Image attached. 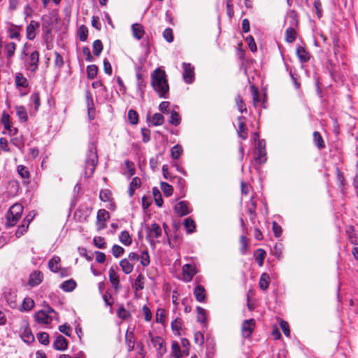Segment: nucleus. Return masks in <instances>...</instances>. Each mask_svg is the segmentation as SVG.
<instances>
[{"mask_svg": "<svg viewBox=\"0 0 358 358\" xmlns=\"http://www.w3.org/2000/svg\"><path fill=\"white\" fill-rule=\"evenodd\" d=\"M151 85L160 98H168L169 86L166 72L164 70L158 68L152 72Z\"/></svg>", "mask_w": 358, "mask_h": 358, "instance_id": "1", "label": "nucleus"}, {"mask_svg": "<svg viewBox=\"0 0 358 358\" xmlns=\"http://www.w3.org/2000/svg\"><path fill=\"white\" fill-rule=\"evenodd\" d=\"M98 162V155L96 148L94 143L89 145L87 156L85 159V171L88 176H91Z\"/></svg>", "mask_w": 358, "mask_h": 358, "instance_id": "2", "label": "nucleus"}, {"mask_svg": "<svg viewBox=\"0 0 358 358\" xmlns=\"http://www.w3.org/2000/svg\"><path fill=\"white\" fill-rule=\"evenodd\" d=\"M39 63V52L37 50L32 52L25 61L26 66L31 72H36Z\"/></svg>", "mask_w": 358, "mask_h": 358, "instance_id": "3", "label": "nucleus"}, {"mask_svg": "<svg viewBox=\"0 0 358 358\" xmlns=\"http://www.w3.org/2000/svg\"><path fill=\"white\" fill-rule=\"evenodd\" d=\"M152 343L156 348L157 355L162 357L166 352L162 338L160 336L152 337Z\"/></svg>", "mask_w": 358, "mask_h": 358, "instance_id": "4", "label": "nucleus"}, {"mask_svg": "<svg viewBox=\"0 0 358 358\" xmlns=\"http://www.w3.org/2000/svg\"><path fill=\"white\" fill-rule=\"evenodd\" d=\"M182 278L186 282H189L196 274V270L194 266L187 264L182 266Z\"/></svg>", "mask_w": 358, "mask_h": 358, "instance_id": "5", "label": "nucleus"}, {"mask_svg": "<svg viewBox=\"0 0 358 358\" xmlns=\"http://www.w3.org/2000/svg\"><path fill=\"white\" fill-rule=\"evenodd\" d=\"M255 327V320L253 319L245 320L241 327L242 335L244 338H249Z\"/></svg>", "mask_w": 358, "mask_h": 358, "instance_id": "6", "label": "nucleus"}, {"mask_svg": "<svg viewBox=\"0 0 358 358\" xmlns=\"http://www.w3.org/2000/svg\"><path fill=\"white\" fill-rule=\"evenodd\" d=\"M54 315H48L43 310H39L35 314V320L39 324H48L52 321Z\"/></svg>", "mask_w": 358, "mask_h": 358, "instance_id": "7", "label": "nucleus"}, {"mask_svg": "<svg viewBox=\"0 0 358 358\" xmlns=\"http://www.w3.org/2000/svg\"><path fill=\"white\" fill-rule=\"evenodd\" d=\"M245 120L246 118L243 116L238 117V128L237 133L238 136L243 140L248 138V128L245 124Z\"/></svg>", "mask_w": 358, "mask_h": 358, "instance_id": "8", "label": "nucleus"}, {"mask_svg": "<svg viewBox=\"0 0 358 358\" xmlns=\"http://www.w3.org/2000/svg\"><path fill=\"white\" fill-rule=\"evenodd\" d=\"M183 73L182 77L186 83H192L194 78V69L190 64L184 62L182 64Z\"/></svg>", "mask_w": 358, "mask_h": 358, "instance_id": "9", "label": "nucleus"}, {"mask_svg": "<svg viewBox=\"0 0 358 358\" xmlns=\"http://www.w3.org/2000/svg\"><path fill=\"white\" fill-rule=\"evenodd\" d=\"M1 122L3 124L4 128L8 130L10 136H15L17 134L18 129L12 126L11 122L9 120V115L5 112L3 113Z\"/></svg>", "mask_w": 358, "mask_h": 358, "instance_id": "10", "label": "nucleus"}, {"mask_svg": "<svg viewBox=\"0 0 358 358\" xmlns=\"http://www.w3.org/2000/svg\"><path fill=\"white\" fill-rule=\"evenodd\" d=\"M174 210L176 213L180 217L188 215L189 213L188 203L186 201H182L177 203L175 205Z\"/></svg>", "mask_w": 358, "mask_h": 358, "instance_id": "11", "label": "nucleus"}, {"mask_svg": "<svg viewBox=\"0 0 358 358\" xmlns=\"http://www.w3.org/2000/svg\"><path fill=\"white\" fill-rule=\"evenodd\" d=\"M215 342L210 335L206 337V358H213L215 352Z\"/></svg>", "mask_w": 358, "mask_h": 358, "instance_id": "12", "label": "nucleus"}, {"mask_svg": "<svg viewBox=\"0 0 358 358\" xmlns=\"http://www.w3.org/2000/svg\"><path fill=\"white\" fill-rule=\"evenodd\" d=\"M43 278V275L40 271H34L32 272L29 278V285L31 287H35L38 285Z\"/></svg>", "mask_w": 358, "mask_h": 358, "instance_id": "13", "label": "nucleus"}, {"mask_svg": "<svg viewBox=\"0 0 358 358\" xmlns=\"http://www.w3.org/2000/svg\"><path fill=\"white\" fill-rule=\"evenodd\" d=\"M40 27V24L38 22L31 20L30 24L26 28L27 38L32 41L36 37V29Z\"/></svg>", "mask_w": 358, "mask_h": 358, "instance_id": "14", "label": "nucleus"}, {"mask_svg": "<svg viewBox=\"0 0 358 358\" xmlns=\"http://www.w3.org/2000/svg\"><path fill=\"white\" fill-rule=\"evenodd\" d=\"M68 347L67 340L62 335H58L53 343V348L59 351L66 350Z\"/></svg>", "mask_w": 358, "mask_h": 358, "instance_id": "15", "label": "nucleus"}, {"mask_svg": "<svg viewBox=\"0 0 358 358\" xmlns=\"http://www.w3.org/2000/svg\"><path fill=\"white\" fill-rule=\"evenodd\" d=\"M140 67H138L137 73H136V78H137V88L138 91L140 92V96L141 99L144 98V92L145 88L146 87V83L145 82L143 74L139 73Z\"/></svg>", "mask_w": 358, "mask_h": 358, "instance_id": "16", "label": "nucleus"}, {"mask_svg": "<svg viewBox=\"0 0 358 358\" xmlns=\"http://www.w3.org/2000/svg\"><path fill=\"white\" fill-rule=\"evenodd\" d=\"M296 54L301 64L308 62L310 57V53L302 46L297 47Z\"/></svg>", "mask_w": 358, "mask_h": 358, "instance_id": "17", "label": "nucleus"}, {"mask_svg": "<svg viewBox=\"0 0 358 358\" xmlns=\"http://www.w3.org/2000/svg\"><path fill=\"white\" fill-rule=\"evenodd\" d=\"M125 343L129 352H131L135 346V336L133 331H127L125 335Z\"/></svg>", "mask_w": 358, "mask_h": 358, "instance_id": "18", "label": "nucleus"}, {"mask_svg": "<svg viewBox=\"0 0 358 358\" xmlns=\"http://www.w3.org/2000/svg\"><path fill=\"white\" fill-rule=\"evenodd\" d=\"M131 30L134 37L137 40L142 38L145 34L143 27L138 23L132 24Z\"/></svg>", "mask_w": 358, "mask_h": 358, "instance_id": "19", "label": "nucleus"}, {"mask_svg": "<svg viewBox=\"0 0 358 358\" xmlns=\"http://www.w3.org/2000/svg\"><path fill=\"white\" fill-rule=\"evenodd\" d=\"M76 282L73 279H69L64 281L59 287L66 292H72L76 287Z\"/></svg>", "mask_w": 358, "mask_h": 358, "instance_id": "20", "label": "nucleus"}, {"mask_svg": "<svg viewBox=\"0 0 358 358\" xmlns=\"http://www.w3.org/2000/svg\"><path fill=\"white\" fill-rule=\"evenodd\" d=\"M15 82L17 87L26 88L29 86L27 79L23 76L22 73H17L15 74Z\"/></svg>", "mask_w": 358, "mask_h": 358, "instance_id": "21", "label": "nucleus"}, {"mask_svg": "<svg viewBox=\"0 0 358 358\" xmlns=\"http://www.w3.org/2000/svg\"><path fill=\"white\" fill-rule=\"evenodd\" d=\"M16 50V44L14 42H9L5 45L4 51L6 55L7 59L12 58Z\"/></svg>", "mask_w": 358, "mask_h": 358, "instance_id": "22", "label": "nucleus"}, {"mask_svg": "<svg viewBox=\"0 0 358 358\" xmlns=\"http://www.w3.org/2000/svg\"><path fill=\"white\" fill-rule=\"evenodd\" d=\"M170 113V117L169 120V122L175 126L177 127L180 124L181 122V117L179 115V113L176 111L175 110H172L169 112Z\"/></svg>", "mask_w": 358, "mask_h": 358, "instance_id": "23", "label": "nucleus"}, {"mask_svg": "<svg viewBox=\"0 0 358 358\" xmlns=\"http://www.w3.org/2000/svg\"><path fill=\"white\" fill-rule=\"evenodd\" d=\"M120 266L125 274L131 273L134 269V265L126 258L120 261Z\"/></svg>", "mask_w": 358, "mask_h": 358, "instance_id": "24", "label": "nucleus"}, {"mask_svg": "<svg viewBox=\"0 0 358 358\" xmlns=\"http://www.w3.org/2000/svg\"><path fill=\"white\" fill-rule=\"evenodd\" d=\"M60 258L59 257H54L48 262V267L50 270L54 273H57L61 269L59 266Z\"/></svg>", "mask_w": 358, "mask_h": 358, "instance_id": "25", "label": "nucleus"}, {"mask_svg": "<svg viewBox=\"0 0 358 358\" xmlns=\"http://www.w3.org/2000/svg\"><path fill=\"white\" fill-rule=\"evenodd\" d=\"M22 340L27 343H31L34 341V336L29 327H26L21 333Z\"/></svg>", "mask_w": 358, "mask_h": 358, "instance_id": "26", "label": "nucleus"}, {"mask_svg": "<svg viewBox=\"0 0 358 358\" xmlns=\"http://www.w3.org/2000/svg\"><path fill=\"white\" fill-rule=\"evenodd\" d=\"M270 282V276L268 273H264L261 275L259 279V287L262 290H266L268 287Z\"/></svg>", "mask_w": 358, "mask_h": 358, "instance_id": "27", "label": "nucleus"}, {"mask_svg": "<svg viewBox=\"0 0 358 358\" xmlns=\"http://www.w3.org/2000/svg\"><path fill=\"white\" fill-rule=\"evenodd\" d=\"M236 105L241 113H247V107L246 105L240 94H237L235 98Z\"/></svg>", "mask_w": 358, "mask_h": 358, "instance_id": "28", "label": "nucleus"}, {"mask_svg": "<svg viewBox=\"0 0 358 358\" xmlns=\"http://www.w3.org/2000/svg\"><path fill=\"white\" fill-rule=\"evenodd\" d=\"M141 180L138 177H134L131 183L129 184L128 193L130 197H132L134 194L135 189L140 187Z\"/></svg>", "mask_w": 358, "mask_h": 358, "instance_id": "29", "label": "nucleus"}, {"mask_svg": "<svg viewBox=\"0 0 358 358\" xmlns=\"http://www.w3.org/2000/svg\"><path fill=\"white\" fill-rule=\"evenodd\" d=\"M144 276L142 274H139L136 278L134 283L132 285L133 289L136 292L142 290L144 288Z\"/></svg>", "mask_w": 358, "mask_h": 358, "instance_id": "30", "label": "nucleus"}, {"mask_svg": "<svg viewBox=\"0 0 358 358\" xmlns=\"http://www.w3.org/2000/svg\"><path fill=\"white\" fill-rule=\"evenodd\" d=\"M149 229V235L150 236H154L156 238H158L162 235V229L159 225L157 223H153L151 225V227Z\"/></svg>", "mask_w": 358, "mask_h": 358, "instance_id": "31", "label": "nucleus"}, {"mask_svg": "<svg viewBox=\"0 0 358 358\" xmlns=\"http://www.w3.org/2000/svg\"><path fill=\"white\" fill-rule=\"evenodd\" d=\"M240 243L241 245L240 248V252L241 255H245L248 250V239L243 233L240 237Z\"/></svg>", "mask_w": 358, "mask_h": 358, "instance_id": "32", "label": "nucleus"}, {"mask_svg": "<svg viewBox=\"0 0 358 358\" xmlns=\"http://www.w3.org/2000/svg\"><path fill=\"white\" fill-rule=\"evenodd\" d=\"M21 216H17L15 215H8V211L6 213V227L7 228L11 227L14 226L17 222L20 220Z\"/></svg>", "mask_w": 358, "mask_h": 358, "instance_id": "33", "label": "nucleus"}, {"mask_svg": "<svg viewBox=\"0 0 358 358\" xmlns=\"http://www.w3.org/2000/svg\"><path fill=\"white\" fill-rule=\"evenodd\" d=\"M10 143L20 150L24 147L25 138L23 136H16L11 139Z\"/></svg>", "mask_w": 358, "mask_h": 358, "instance_id": "34", "label": "nucleus"}, {"mask_svg": "<svg viewBox=\"0 0 358 358\" xmlns=\"http://www.w3.org/2000/svg\"><path fill=\"white\" fill-rule=\"evenodd\" d=\"M16 114L22 122L27 121V110L24 106L16 107Z\"/></svg>", "mask_w": 358, "mask_h": 358, "instance_id": "35", "label": "nucleus"}, {"mask_svg": "<svg viewBox=\"0 0 358 358\" xmlns=\"http://www.w3.org/2000/svg\"><path fill=\"white\" fill-rule=\"evenodd\" d=\"M17 171L18 174L21 176V178L27 180V183L29 182V178H30V173L28 171V169L23 166V165H19L17 167Z\"/></svg>", "mask_w": 358, "mask_h": 358, "instance_id": "36", "label": "nucleus"}, {"mask_svg": "<svg viewBox=\"0 0 358 358\" xmlns=\"http://www.w3.org/2000/svg\"><path fill=\"white\" fill-rule=\"evenodd\" d=\"M296 39V31L293 27H288L285 31V40L287 43H292Z\"/></svg>", "mask_w": 358, "mask_h": 358, "instance_id": "37", "label": "nucleus"}, {"mask_svg": "<svg viewBox=\"0 0 358 358\" xmlns=\"http://www.w3.org/2000/svg\"><path fill=\"white\" fill-rule=\"evenodd\" d=\"M23 212V206L20 203L13 205L8 210V215L21 216Z\"/></svg>", "mask_w": 358, "mask_h": 358, "instance_id": "38", "label": "nucleus"}, {"mask_svg": "<svg viewBox=\"0 0 358 358\" xmlns=\"http://www.w3.org/2000/svg\"><path fill=\"white\" fill-rule=\"evenodd\" d=\"M313 139H314V143H315V145L319 149H323L325 148L324 142L322 137L321 134H320V132H318V131L313 132Z\"/></svg>", "mask_w": 358, "mask_h": 358, "instance_id": "39", "label": "nucleus"}, {"mask_svg": "<svg viewBox=\"0 0 358 358\" xmlns=\"http://www.w3.org/2000/svg\"><path fill=\"white\" fill-rule=\"evenodd\" d=\"M120 241L124 245H129L132 242V239L127 231H123L121 232L119 236Z\"/></svg>", "mask_w": 358, "mask_h": 358, "instance_id": "40", "label": "nucleus"}, {"mask_svg": "<svg viewBox=\"0 0 358 358\" xmlns=\"http://www.w3.org/2000/svg\"><path fill=\"white\" fill-rule=\"evenodd\" d=\"M110 215L109 213L105 209H100L97 212L96 215V223L99 224L101 222H106L108 219H109Z\"/></svg>", "mask_w": 358, "mask_h": 358, "instance_id": "41", "label": "nucleus"}, {"mask_svg": "<svg viewBox=\"0 0 358 358\" xmlns=\"http://www.w3.org/2000/svg\"><path fill=\"white\" fill-rule=\"evenodd\" d=\"M9 33V38L11 39L17 38L20 40V28L19 27L12 24L11 27L8 30Z\"/></svg>", "mask_w": 358, "mask_h": 358, "instance_id": "42", "label": "nucleus"}, {"mask_svg": "<svg viewBox=\"0 0 358 358\" xmlns=\"http://www.w3.org/2000/svg\"><path fill=\"white\" fill-rule=\"evenodd\" d=\"M152 194L155 202L158 207H162L163 204V199L160 191L157 187H153Z\"/></svg>", "mask_w": 358, "mask_h": 358, "instance_id": "43", "label": "nucleus"}, {"mask_svg": "<svg viewBox=\"0 0 358 358\" xmlns=\"http://www.w3.org/2000/svg\"><path fill=\"white\" fill-rule=\"evenodd\" d=\"M266 255V251L264 249L259 248L257 250L255 260L259 266H262L263 265Z\"/></svg>", "mask_w": 358, "mask_h": 358, "instance_id": "44", "label": "nucleus"}, {"mask_svg": "<svg viewBox=\"0 0 358 358\" xmlns=\"http://www.w3.org/2000/svg\"><path fill=\"white\" fill-rule=\"evenodd\" d=\"M182 153V148L180 145H174L171 150V156L173 159H178L180 158Z\"/></svg>", "mask_w": 358, "mask_h": 358, "instance_id": "45", "label": "nucleus"}, {"mask_svg": "<svg viewBox=\"0 0 358 358\" xmlns=\"http://www.w3.org/2000/svg\"><path fill=\"white\" fill-rule=\"evenodd\" d=\"M98 72V67L95 64L89 65L87 66V76L89 79H94Z\"/></svg>", "mask_w": 358, "mask_h": 358, "instance_id": "46", "label": "nucleus"}, {"mask_svg": "<svg viewBox=\"0 0 358 358\" xmlns=\"http://www.w3.org/2000/svg\"><path fill=\"white\" fill-rule=\"evenodd\" d=\"M117 315L122 320H127L131 317V313L121 305L117 310Z\"/></svg>", "mask_w": 358, "mask_h": 358, "instance_id": "47", "label": "nucleus"}, {"mask_svg": "<svg viewBox=\"0 0 358 358\" xmlns=\"http://www.w3.org/2000/svg\"><path fill=\"white\" fill-rule=\"evenodd\" d=\"M78 35L81 41H85L88 36V29L87 27L85 25L80 26L78 30Z\"/></svg>", "mask_w": 358, "mask_h": 358, "instance_id": "48", "label": "nucleus"}, {"mask_svg": "<svg viewBox=\"0 0 358 358\" xmlns=\"http://www.w3.org/2000/svg\"><path fill=\"white\" fill-rule=\"evenodd\" d=\"M92 48L94 55L95 56H99L103 50V44L101 40H95L93 43Z\"/></svg>", "mask_w": 358, "mask_h": 358, "instance_id": "49", "label": "nucleus"}, {"mask_svg": "<svg viewBox=\"0 0 358 358\" xmlns=\"http://www.w3.org/2000/svg\"><path fill=\"white\" fill-rule=\"evenodd\" d=\"M22 310L29 311L34 306V301L31 298H25L22 301Z\"/></svg>", "mask_w": 358, "mask_h": 358, "instance_id": "50", "label": "nucleus"}, {"mask_svg": "<svg viewBox=\"0 0 358 358\" xmlns=\"http://www.w3.org/2000/svg\"><path fill=\"white\" fill-rule=\"evenodd\" d=\"M258 155L255 157V162L261 164H264L266 161V149L257 150Z\"/></svg>", "mask_w": 358, "mask_h": 358, "instance_id": "51", "label": "nucleus"}, {"mask_svg": "<svg viewBox=\"0 0 358 358\" xmlns=\"http://www.w3.org/2000/svg\"><path fill=\"white\" fill-rule=\"evenodd\" d=\"M184 226H185V228L188 234L192 233L195 228L194 222L190 217H187L185 220Z\"/></svg>", "mask_w": 358, "mask_h": 358, "instance_id": "52", "label": "nucleus"}, {"mask_svg": "<svg viewBox=\"0 0 358 358\" xmlns=\"http://www.w3.org/2000/svg\"><path fill=\"white\" fill-rule=\"evenodd\" d=\"M171 350L175 358H180L182 356L180 345L176 341L172 342Z\"/></svg>", "mask_w": 358, "mask_h": 358, "instance_id": "53", "label": "nucleus"}, {"mask_svg": "<svg viewBox=\"0 0 358 358\" xmlns=\"http://www.w3.org/2000/svg\"><path fill=\"white\" fill-rule=\"evenodd\" d=\"M164 122V117L161 113H155L152 115V124L154 126H160L162 125Z\"/></svg>", "mask_w": 358, "mask_h": 358, "instance_id": "54", "label": "nucleus"}, {"mask_svg": "<svg viewBox=\"0 0 358 358\" xmlns=\"http://www.w3.org/2000/svg\"><path fill=\"white\" fill-rule=\"evenodd\" d=\"M161 188L166 196H170L173 194V187L166 182H161Z\"/></svg>", "mask_w": 358, "mask_h": 358, "instance_id": "55", "label": "nucleus"}, {"mask_svg": "<svg viewBox=\"0 0 358 358\" xmlns=\"http://www.w3.org/2000/svg\"><path fill=\"white\" fill-rule=\"evenodd\" d=\"M30 101L34 104V108L38 110L40 106V94L38 92L33 93L30 96Z\"/></svg>", "mask_w": 358, "mask_h": 358, "instance_id": "56", "label": "nucleus"}, {"mask_svg": "<svg viewBox=\"0 0 358 358\" xmlns=\"http://www.w3.org/2000/svg\"><path fill=\"white\" fill-rule=\"evenodd\" d=\"M128 119L131 124H136L138 121V115L137 112L133 109L128 111Z\"/></svg>", "mask_w": 358, "mask_h": 358, "instance_id": "57", "label": "nucleus"}, {"mask_svg": "<svg viewBox=\"0 0 358 358\" xmlns=\"http://www.w3.org/2000/svg\"><path fill=\"white\" fill-rule=\"evenodd\" d=\"M251 93L252 95V101L255 106L260 102L259 93L257 88L255 85L250 86Z\"/></svg>", "mask_w": 358, "mask_h": 358, "instance_id": "58", "label": "nucleus"}, {"mask_svg": "<svg viewBox=\"0 0 358 358\" xmlns=\"http://www.w3.org/2000/svg\"><path fill=\"white\" fill-rule=\"evenodd\" d=\"M94 245L99 249H104L106 247V243L103 237L96 236L93 239Z\"/></svg>", "mask_w": 358, "mask_h": 358, "instance_id": "59", "label": "nucleus"}, {"mask_svg": "<svg viewBox=\"0 0 358 358\" xmlns=\"http://www.w3.org/2000/svg\"><path fill=\"white\" fill-rule=\"evenodd\" d=\"M245 41L247 42L248 47L251 52H255L257 50V45L252 36L250 35L246 37Z\"/></svg>", "mask_w": 358, "mask_h": 358, "instance_id": "60", "label": "nucleus"}, {"mask_svg": "<svg viewBox=\"0 0 358 358\" xmlns=\"http://www.w3.org/2000/svg\"><path fill=\"white\" fill-rule=\"evenodd\" d=\"M37 338L38 341L45 345L49 343V335L46 332H40L37 334Z\"/></svg>", "mask_w": 358, "mask_h": 358, "instance_id": "61", "label": "nucleus"}, {"mask_svg": "<svg viewBox=\"0 0 358 358\" xmlns=\"http://www.w3.org/2000/svg\"><path fill=\"white\" fill-rule=\"evenodd\" d=\"M111 192L108 189H101L99 193V199L101 201L106 202L110 200Z\"/></svg>", "mask_w": 358, "mask_h": 358, "instance_id": "62", "label": "nucleus"}, {"mask_svg": "<svg viewBox=\"0 0 358 358\" xmlns=\"http://www.w3.org/2000/svg\"><path fill=\"white\" fill-rule=\"evenodd\" d=\"M150 255L148 250H144L141 255V264L143 266H148L150 264Z\"/></svg>", "mask_w": 358, "mask_h": 358, "instance_id": "63", "label": "nucleus"}, {"mask_svg": "<svg viewBox=\"0 0 358 358\" xmlns=\"http://www.w3.org/2000/svg\"><path fill=\"white\" fill-rule=\"evenodd\" d=\"M274 256L280 259L282 255V245L281 243H276L273 249Z\"/></svg>", "mask_w": 358, "mask_h": 358, "instance_id": "64", "label": "nucleus"}]
</instances>
